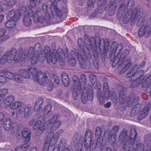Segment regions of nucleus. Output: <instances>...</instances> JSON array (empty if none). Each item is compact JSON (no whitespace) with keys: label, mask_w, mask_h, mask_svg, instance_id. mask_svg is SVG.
I'll return each instance as SVG.
<instances>
[{"label":"nucleus","mask_w":151,"mask_h":151,"mask_svg":"<svg viewBox=\"0 0 151 151\" xmlns=\"http://www.w3.org/2000/svg\"><path fill=\"white\" fill-rule=\"evenodd\" d=\"M41 47L40 44L37 43L35 45V49L33 47H30L27 54L25 51H24L22 53L20 52L19 55H21V58H21L23 59L27 58L28 59L31 60L32 64H35L38 60L41 62H43L46 58L48 63L52 62L55 64L59 59L60 65L63 66L65 65L64 58L68 57V50L66 49L63 51L62 49L59 48L58 50H54L52 52L50 48L48 46L45 47L44 50H41Z\"/></svg>","instance_id":"obj_1"},{"label":"nucleus","mask_w":151,"mask_h":151,"mask_svg":"<svg viewBox=\"0 0 151 151\" xmlns=\"http://www.w3.org/2000/svg\"><path fill=\"white\" fill-rule=\"evenodd\" d=\"M48 4L46 3L42 4V9L44 12L43 14L41 12L40 9H38L36 12H34L30 8L26 11V13L29 16L34 18L35 22H39L41 23H43L45 22L47 24L50 23L51 19L56 15L59 17L62 16L63 14L61 11L56 5L52 4L50 5V10L52 15V16H51L48 12Z\"/></svg>","instance_id":"obj_2"},{"label":"nucleus","mask_w":151,"mask_h":151,"mask_svg":"<svg viewBox=\"0 0 151 151\" xmlns=\"http://www.w3.org/2000/svg\"><path fill=\"white\" fill-rule=\"evenodd\" d=\"M92 39L94 40L93 43L90 42V45H86L88 52H86L83 48L84 43L83 42L82 39L81 38L78 39V42L79 46L80 47V49L77 52L73 50H72L70 52V55L69 56L68 55V57L67 58H68V64L72 66H75L76 64L75 58L77 57L81 67L82 68L85 67L86 65L85 60L87 58H90L91 57L89 51L92 48H93L97 44L96 40L93 38Z\"/></svg>","instance_id":"obj_3"},{"label":"nucleus","mask_w":151,"mask_h":151,"mask_svg":"<svg viewBox=\"0 0 151 151\" xmlns=\"http://www.w3.org/2000/svg\"><path fill=\"white\" fill-rule=\"evenodd\" d=\"M127 131L126 130H123L119 137V139L124 142L123 148L124 151H129L130 145L134 143L137 136L135 129H132L131 130L130 139L127 135Z\"/></svg>","instance_id":"obj_4"},{"label":"nucleus","mask_w":151,"mask_h":151,"mask_svg":"<svg viewBox=\"0 0 151 151\" xmlns=\"http://www.w3.org/2000/svg\"><path fill=\"white\" fill-rule=\"evenodd\" d=\"M151 107V104L149 103L140 111L142 105L140 104H137L132 108L131 112V115L132 116H134L138 113V119L140 120H142L148 115Z\"/></svg>","instance_id":"obj_5"},{"label":"nucleus","mask_w":151,"mask_h":151,"mask_svg":"<svg viewBox=\"0 0 151 151\" xmlns=\"http://www.w3.org/2000/svg\"><path fill=\"white\" fill-rule=\"evenodd\" d=\"M143 9L140 7L135 8L132 12V10L129 9L126 13L123 19L124 24L127 23L131 19V24L135 23L138 17L142 14Z\"/></svg>","instance_id":"obj_6"},{"label":"nucleus","mask_w":151,"mask_h":151,"mask_svg":"<svg viewBox=\"0 0 151 151\" xmlns=\"http://www.w3.org/2000/svg\"><path fill=\"white\" fill-rule=\"evenodd\" d=\"M139 99V97L134 96L127 98L123 90L120 91L119 93V102L122 104L126 103L128 106H132L133 104L138 101Z\"/></svg>","instance_id":"obj_7"},{"label":"nucleus","mask_w":151,"mask_h":151,"mask_svg":"<svg viewBox=\"0 0 151 151\" xmlns=\"http://www.w3.org/2000/svg\"><path fill=\"white\" fill-rule=\"evenodd\" d=\"M22 137L25 139L24 144L19 146V151H26L30 146L28 143L30 140L31 132L27 128H25L22 129Z\"/></svg>","instance_id":"obj_8"},{"label":"nucleus","mask_w":151,"mask_h":151,"mask_svg":"<svg viewBox=\"0 0 151 151\" xmlns=\"http://www.w3.org/2000/svg\"><path fill=\"white\" fill-rule=\"evenodd\" d=\"M45 117L41 116L39 117L38 120L33 126V129L36 130V134L37 136L40 135L45 128Z\"/></svg>","instance_id":"obj_9"},{"label":"nucleus","mask_w":151,"mask_h":151,"mask_svg":"<svg viewBox=\"0 0 151 151\" xmlns=\"http://www.w3.org/2000/svg\"><path fill=\"white\" fill-rule=\"evenodd\" d=\"M4 57L7 59V62L11 63L14 60L15 62H19V51L15 48H13L5 53Z\"/></svg>","instance_id":"obj_10"},{"label":"nucleus","mask_w":151,"mask_h":151,"mask_svg":"<svg viewBox=\"0 0 151 151\" xmlns=\"http://www.w3.org/2000/svg\"><path fill=\"white\" fill-rule=\"evenodd\" d=\"M73 80V86H72L71 89L72 90L73 98L74 100H76L78 98V94L80 93L82 86L80 80L77 77L74 76Z\"/></svg>","instance_id":"obj_11"},{"label":"nucleus","mask_w":151,"mask_h":151,"mask_svg":"<svg viewBox=\"0 0 151 151\" xmlns=\"http://www.w3.org/2000/svg\"><path fill=\"white\" fill-rule=\"evenodd\" d=\"M82 92L81 100L83 104H85L86 101L93 100V94L91 86L88 85L87 87H83Z\"/></svg>","instance_id":"obj_12"},{"label":"nucleus","mask_w":151,"mask_h":151,"mask_svg":"<svg viewBox=\"0 0 151 151\" xmlns=\"http://www.w3.org/2000/svg\"><path fill=\"white\" fill-rule=\"evenodd\" d=\"M138 72L135 73L133 76L130 75V73H129L127 74V76L130 77V79L131 81V86L132 88L136 87L140 84L142 83L145 78L144 76L141 75L140 77H139L137 79V77H138Z\"/></svg>","instance_id":"obj_13"},{"label":"nucleus","mask_w":151,"mask_h":151,"mask_svg":"<svg viewBox=\"0 0 151 151\" xmlns=\"http://www.w3.org/2000/svg\"><path fill=\"white\" fill-rule=\"evenodd\" d=\"M33 112L32 106L28 105L27 106L25 104L19 102V114L24 115L26 118H27L31 116Z\"/></svg>","instance_id":"obj_14"},{"label":"nucleus","mask_w":151,"mask_h":151,"mask_svg":"<svg viewBox=\"0 0 151 151\" xmlns=\"http://www.w3.org/2000/svg\"><path fill=\"white\" fill-rule=\"evenodd\" d=\"M33 79L40 84L44 86L46 85L50 81L46 75L41 71L38 72L36 74L33 76Z\"/></svg>","instance_id":"obj_15"},{"label":"nucleus","mask_w":151,"mask_h":151,"mask_svg":"<svg viewBox=\"0 0 151 151\" xmlns=\"http://www.w3.org/2000/svg\"><path fill=\"white\" fill-rule=\"evenodd\" d=\"M63 132V130L60 129L55 134L52 132H50L48 134L47 137V141L50 142V145L53 146L55 144Z\"/></svg>","instance_id":"obj_16"},{"label":"nucleus","mask_w":151,"mask_h":151,"mask_svg":"<svg viewBox=\"0 0 151 151\" xmlns=\"http://www.w3.org/2000/svg\"><path fill=\"white\" fill-rule=\"evenodd\" d=\"M103 90L104 94L106 100L110 98L111 100L114 101V102L116 101V94L114 92L109 91L108 84L106 82H105L104 83Z\"/></svg>","instance_id":"obj_17"},{"label":"nucleus","mask_w":151,"mask_h":151,"mask_svg":"<svg viewBox=\"0 0 151 151\" xmlns=\"http://www.w3.org/2000/svg\"><path fill=\"white\" fill-rule=\"evenodd\" d=\"M6 18L8 20H13L16 21L19 20V9L12 10L7 13Z\"/></svg>","instance_id":"obj_18"},{"label":"nucleus","mask_w":151,"mask_h":151,"mask_svg":"<svg viewBox=\"0 0 151 151\" xmlns=\"http://www.w3.org/2000/svg\"><path fill=\"white\" fill-rule=\"evenodd\" d=\"M119 130V127L116 126L114 127L111 130V134L109 136L108 141L112 143H114L116 139V134Z\"/></svg>","instance_id":"obj_19"},{"label":"nucleus","mask_w":151,"mask_h":151,"mask_svg":"<svg viewBox=\"0 0 151 151\" xmlns=\"http://www.w3.org/2000/svg\"><path fill=\"white\" fill-rule=\"evenodd\" d=\"M93 133L90 129L86 130L85 137V146L87 148H89L91 145L92 140Z\"/></svg>","instance_id":"obj_20"},{"label":"nucleus","mask_w":151,"mask_h":151,"mask_svg":"<svg viewBox=\"0 0 151 151\" xmlns=\"http://www.w3.org/2000/svg\"><path fill=\"white\" fill-rule=\"evenodd\" d=\"M151 33V29L150 26L143 25L139 29L138 33L139 37H142L144 35H149Z\"/></svg>","instance_id":"obj_21"},{"label":"nucleus","mask_w":151,"mask_h":151,"mask_svg":"<svg viewBox=\"0 0 151 151\" xmlns=\"http://www.w3.org/2000/svg\"><path fill=\"white\" fill-rule=\"evenodd\" d=\"M149 83H150L146 88V90L147 92H150V95L151 96V75L147 77L145 80H144L142 84V87H145Z\"/></svg>","instance_id":"obj_22"},{"label":"nucleus","mask_w":151,"mask_h":151,"mask_svg":"<svg viewBox=\"0 0 151 151\" xmlns=\"http://www.w3.org/2000/svg\"><path fill=\"white\" fill-rule=\"evenodd\" d=\"M4 77L10 79H14L16 81L19 80V75L17 73H13L9 72H6L4 73Z\"/></svg>","instance_id":"obj_23"},{"label":"nucleus","mask_w":151,"mask_h":151,"mask_svg":"<svg viewBox=\"0 0 151 151\" xmlns=\"http://www.w3.org/2000/svg\"><path fill=\"white\" fill-rule=\"evenodd\" d=\"M107 3L106 0H100L98 2V12L101 13L105 10L106 8Z\"/></svg>","instance_id":"obj_24"},{"label":"nucleus","mask_w":151,"mask_h":151,"mask_svg":"<svg viewBox=\"0 0 151 151\" xmlns=\"http://www.w3.org/2000/svg\"><path fill=\"white\" fill-rule=\"evenodd\" d=\"M43 102V99L42 97L38 98L35 104L34 109L35 111H39L42 108V104Z\"/></svg>","instance_id":"obj_25"},{"label":"nucleus","mask_w":151,"mask_h":151,"mask_svg":"<svg viewBox=\"0 0 151 151\" xmlns=\"http://www.w3.org/2000/svg\"><path fill=\"white\" fill-rule=\"evenodd\" d=\"M119 48V51H120L122 50V45L121 43L118 45L116 42H114L113 43L111 46V49L112 50V54H115L117 48Z\"/></svg>","instance_id":"obj_26"},{"label":"nucleus","mask_w":151,"mask_h":151,"mask_svg":"<svg viewBox=\"0 0 151 151\" xmlns=\"http://www.w3.org/2000/svg\"><path fill=\"white\" fill-rule=\"evenodd\" d=\"M139 68L140 67L139 65H136L134 67H132L131 72H129L128 73H130V75L133 76L135 73L138 72V76H139L140 77L141 75H143V71L142 70H139L137 72L135 71H137Z\"/></svg>","instance_id":"obj_27"},{"label":"nucleus","mask_w":151,"mask_h":151,"mask_svg":"<svg viewBox=\"0 0 151 151\" xmlns=\"http://www.w3.org/2000/svg\"><path fill=\"white\" fill-rule=\"evenodd\" d=\"M14 100V97L13 96H7L4 101V106L7 108Z\"/></svg>","instance_id":"obj_28"},{"label":"nucleus","mask_w":151,"mask_h":151,"mask_svg":"<svg viewBox=\"0 0 151 151\" xmlns=\"http://www.w3.org/2000/svg\"><path fill=\"white\" fill-rule=\"evenodd\" d=\"M103 43L104 44V49L105 50L108 49V47L109 46V40L108 39L104 40L103 39H100L99 44L100 48L101 47L102 44Z\"/></svg>","instance_id":"obj_29"},{"label":"nucleus","mask_w":151,"mask_h":151,"mask_svg":"<svg viewBox=\"0 0 151 151\" xmlns=\"http://www.w3.org/2000/svg\"><path fill=\"white\" fill-rule=\"evenodd\" d=\"M12 126L11 120L9 118H6L3 123V127L5 130H9Z\"/></svg>","instance_id":"obj_30"},{"label":"nucleus","mask_w":151,"mask_h":151,"mask_svg":"<svg viewBox=\"0 0 151 151\" xmlns=\"http://www.w3.org/2000/svg\"><path fill=\"white\" fill-rule=\"evenodd\" d=\"M19 76L25 78H29L30 73L25 69H21L19 70Z\"/></svg>","instance_id":"obj_31"},{"label":"nucleus","mask_w":151,"mask_h":151,"mask_svg":"<svg viewBox=\"0 0 151 151\" xmlns=\"http://www.w3.org/2000/svg\"><path fill=\"white\" fill-rule=\"evenodd\" d=\"M63 83L64 86H67L69 84L70 81L68 75L65 73H63L62 76Z\"/></svg>","instance_id":"obj_32"},{"label":"nucleus","mask_w":151,"mask_h":151,"mask_svg":"<svg viewBox=\"0 0 151 151\" xmlns=\"http://www.w3.org/2000/svg\"><path fill=\"white\" fill-rule=\"evenodd\" d=\"M1 3L5 5L12 6L16 4L17 2L14 0H2Z\"/></svg>","instance_id":"obj_33"},{"label":"nucleus","mask_w":151,"mask_h":151,"mask_svg":"<svg viewBox=\"0 0 151 151\" xmlns=\"http://www.w3.org/2000/svg\"><path fill=\"white\" fill-rule=\"evenodd\" d=\"M17 22L18 21H16L13 20H8V21L5 23V26L8 28L14 27L17 24H18Z\"/></svg>","instance_id":"obj_34"},{"label":"nucleus","mask_w":151,"mask_h":151,"mask_svg":"<svg viewBox=\"0 0 151 151\" xmlns=\"http://www.w3.org/2000/svg\"><path fill=\"white\" fill-rule=\"evenodd\" d=\"M132 64V63L131 62L129 61H126L125 60L123 61L122 64V66L124 65H125L124 66V69L123 70L122 73L124 72L128 69Z\"/></svg>","instance_id":"obj_35"},{"label":"nucleus","mask_w":151,"mask_h":151,"mask_svg":"<svg viewBox=\"0 0 151 151\" xmlns=\"http://www.w3.org/2000/svg\"><path fill=\"white\" fill-rule=\"evenodd\" d=\"M102 133V129L100 127H97L96 131V136L97 139V142L99 140L101 139V136Z\"/></svg>","instance_id":"obj_36"},{"label":"nucleus","mask_w":151,"mask_h":151,"mask_svg":"<svg viewBox=\"0 0 151 151\" xmlns=\"http://www.w3.org/2000/svg\"><path fill=\"white\" fill-rule=\"evenodd\" d=\"M23 22L25 26H29L31 24L32 20L29 17L25 16L24 17Z\"/></svg>","instance_id":"obj_37"},{"label":"nucleus","mask_w":151,"mask_h":151,"mask_svg":"<svg viewBox=\"0 0 151 151\" xmlns=\"http://www.w3.org/2000/svg\"><path fill=\"white\" fill-rule=\"evenodd\" d=\"M59 116L60 115L59 113L55 114L53 116L50 120H48L47 122V124L49 123L52 124L56 122Z\"/></svg>","instance_id":"obj_38"},{"label":"nucleus","mask_w":151,"mask_h":151,"mask_svg":"<svg viewBox=\"0 0 151 151\" xmlns=\"http://www.w3.org/2000/svg\"><path fill=\"white\" fill-rule=\"evenodd\" d=\"M42 0H29L30 4L32 7H35L37 4L40 3Z\"/></svg>","instance_id":"obj_39"},{"label":"nucleus","mask_w":151,"mask_h":151,"mask_svg":"<svg viewBox=\"0 0 151 151\" xmlns=\"http://www.w3.org/2000/svg\"><path fill=\"white\" fill-rule=\"evenodd\" d=\"M89 79L92 84L93 85L96 84L97 83L96 77V76L93 74L90 75Z\"/></svg>","instance_id":"obj_40"},{"label":"nucleus","mask_w":151,"mask_h":151,"mask_svg":"<svg viewBox=\"0 0 151 151\" xmlns=\"http://www.w3.org/2000/svg\"><path fill=\"white\" fill-rule=\"evenodd\" d=\"M29 72L31 73L33 77V76L36 74L40 71H38L37 69L35 68H28V69Z\"/></svg>","instance_id":"obj_41"},{"label":"nucleus","mask_w":151,"mask_h":151,"mask_svg":"<svg viewBox=\"0 0 151 151\" xmlns=\"http://www.w3.org/2000/svg\"><path fill=\"white\" fill-rule=\"evenodd\" d=\"M49 146L52 147V146L50 145V142L47 141L46 138V142L43 147V151H48Z\"/></svg>","instance_id":"obj_42"},{"label":"nucleus","mask_w":151,"mask_h":151,"mask_svg":"<svg viewBox=\"0 0 151 151\" xmlns=\"http://www.w3.org/2000/svg\"><path fill=\"white\" fill-rule=\"evenodd\" d=\"M8 93V90L6 89L0 90V97L5 98L6 95Z\"/></svg>","instance_id":"obj_43"},{"label":"nucleus","mask_w":151,"mask_h":151,"mask_svg":"<svg viewBox=\"0 0 151 151\" xmlns=\"http://www.w3.org/2000/svg\"><path fill=\"white\" fill-rule=\"evenodd\" d=\"M51 129L52 130H56L60 126L61 123L59 121H57L54 123Z\"/></svg>","instance_id":"obj_44"},{"label":"nucleus","mask_w":151,"mask_h":151,"mask_svg":"<svg viewBox=\"0 0 151 151\" xmlns=\"http://www.w3.org/2000/svg\"><path fill=\"white\" fill-rule=\"evenodd\" d=\"M144 18L141 17L137 22V25L138 27H140L143 25L144 23Z\"/></svg>","instance_id":"obj_45"},{"label":"nucleus","mask_w":151,"mask_h":151,"mask_svg":"<svg viewBox=\"0 0 151 151\" xmlns=\"http://www.w3.org/2000/svg\"><path fill=\"white\" fill-rule=\"evenodd\" d=\"M98 96L99 99V102L100 104L101 105L103 104L105 101V99H104L103 96L101 95L100 94H99Z\"/></svg>","instance_id":"obj_46"},{"label":"nucleus","mask_w":151,"mask_h":151,"mask_svg":"<svg viewBox=\"0 0 151 151\" xmlns=\"http://www.w3.org/2000/svg\"><path fill=\"white\" fill-rule=\"evenodd\" d=\"M47 87V89L49 91H51L53 89V86L52 81H51L50 80L48 82Z\"/></svg>","instance_id":"obj_47"},{"label":"nucleus","mask_w":151,"mask_h":151,"mask_svg":"<svg viewBox=\"0 0 151 151\" xmlns=\"http://www.w3.org/2000/svg\"><path fill=\"white\" fill-rule=\"evenodd\" d=\"M116 0H112L110 1L109 3V5L110 6H112V8L114 10H115L117 7V3L116 2Z\"/></svg>","instance_id":"obj_48"},{"label":"nucleus","mask_w":151,"mask_h":151,"mask_svg":"<svg viewBox=\"0 0 151 151\" xmlns=\"http://www.w3.org/2000/svg\"><path fill=\"white\" fill-rule=\"evenodd\" d=\"M19 107V102L16 101L10 105V108L12 109H15Z\"/></svg>","instance_id":"obj_49"},{"label":"nucleus","mask_w":151,"mask_h":151,"mask_svg":"<svg viewBox=\"0 0 151 151\" xmlns=\"http://www.w3.org/2000/svg\"><path fill=\"white\" fill-rule=\"evenodd\" d=\"M52 109V106L50 104H47L45 107L44 112L46 114L49 113Z\"/></svg>","instance_id":"obj_50"},{"label":"nucleus","mask_w":151,"mask_h":151,"mask_svg":"<svg viewBox=\"0 0 151 151\" xmlns=\"http://www.w3.org/2000/svg\"><path fill=\"white\" fill-rule=\"evenodd\" d=\"M88 5L89 7H91V9L93 8V6L95 2V0H88Z\"/></svg>","instance_id":"obj_51"},{"label":"nucleus","mask_w":151,"mask_h":151,"mask_svg":"<svg viewBox=\"0 0 151 151\" xmlns=\"http://www.w3.org/2000/svg\"><path fill=\"white\" fill-rule=\"evenodd\" d=\"M6 30L5 28H1L0 29V37H3L5 34Z\"/></svg>","instance_id":"obj_52"},{"label":"nucleus","mask_w":151,"mask_h":151,"mask_svg":"<svg viewBox=\"0 0 151 151\" xmlns=\"http://www.w3.org/2000/svg\"><path fill=\"white\" fill-rule=\"evenodd\" d=\"M101 151H112L111 147L105 146H103L101 149Z\"/></svg>","instance_id":"obj_53"},{"label":"nucleus","mask_w":151,"mask_h":151,"mask_svg":"<svg viewBox=\"0 0 151 151\" xmlns=\"http://www.w3.org/2000/svg\"><path fill=\"white\" fill-rule=\"evenodd\" d=\"M5 113L0 112V122H3V119L5 117Z\"/></svg>","instance_id":"obj_54"},{"label":"nucleus","mask_w":151,"mask_h":151,"mask_svg":"<svg viewBox=\"0 0 151 151\" xmlns=\"http://www.w3.org/2000/svg\"><path fill=\"white\" fill-rule=\"evenodd\" d=\"M53 80H54V84L55 85L58 84L60 83V80L58 76H55Z\"/></svg>","instance_id":"obj_55"},{"label":"nucleus","mask_w":151,"mask_h":151,"mask_svg":"<svg viewBox=\"0 0 151 151\" xmlns=\"http://www.w3.org/2000/svg\"><path fill=\"white\" fill-rule=\"evenodd\" d=\"M4 55L1 58L0 60V63L1 64H3L5 63L6 62H7V59H6L5 57H4Z\"/></svg>","instance_id":"obj_56"},{"label":"nucleus","mask_w":151,"mask_h":151,"mask_svg":"<svg viewBox=\"0 0 151 151\" xmlns=\"http://www.w3.org/2000/svg\"><path fill=\"white\" fill-rule=\"evenodd\" d=\"M134 4V0H129L127 5L128 6L132 7Z\"/></svg>","instance_id":"obj_57"},{"label":"nucleus","mask_w":151,"mask_h":151,"mask_svg":"<svg viewBox=\"0 0 151 151\" xmlns=\"http://www.w3.org/2000/svg\"><path fill=\"white\" fill-rule=\"evenodd\" d=\"M81 79L84 82V84H86V78L84 74H81L80 77Z\"/></svg>","instance_id":"obj_58"},{"label":"nucleus","mask_w":151,"mask_h":151,"mask_svg":"<svg viewBox=\"0 0 151 151\" xmlns=\"http://www.w3.org/2000/svg\"><path fill=\"white\" fill-rule=\"evenodd\" d=\"M6 81V78L1 75H0V83H5Z\"/></svg>","instance_id":"obj_59"},{"label":"nucleus","mask_w":151,"mask_h":151,"mask_svg":"<svg viewBox=\"0 0 151 151\" xmlns=\"http://www.w3.org/2000/svg\"><path fill=\"white\" fill-rule=\"evenodd\" d=\"M59 151H69V150L68 147H66L65 149L64 146L63 147H60L59 149Z\"/></svg>","instance_id":"obj_60"},{"label":"nucleus","mask_w":151,"mask_h":151,"mask_svg":"<svg viewBox=\"0 0 151 151\" xmlns=\"http://www.w3.org/2000/svg\"><path fill=\"white\" fill-rule=\"evenodd\" d=\"M36 121V120L35 119H32L29 122V124L30 125L32 126L33 125V124H34V123Z\"/></svg>","instance_id":"obj_61"},{"label":"nucleus","mask_w":151,"mask_h":151,"mask_svg":"<svg viewBox=\"0 0 151 151\" xmlns=\"http://www.w3.org/2000/svg\"><path fill=\"white\" fill-rule=\"evenodd\" d=\"M60 0H49V1L52 3V4L55 5H56V4H55V2H59Z\"/></svg>","instance_id":"obj_62"},{"label":"nucleus","mask_w":151,"mask_h":151,"mask_svg":"<svg viewBox=\"0 0 151 151\" xmlns=\"http://www.w3.org/2000/svg\"><path fill=\"white\" fill-rule=\"evenodd\" d=\"M111 103L110 102H108L106 104H105L104 107L106 108H109L111 106Z\"/></svg>","instance_id":"obj_63"},{"label":"nucleus","mask_w":151,"mask_h":151,"mask_svg":"<svg viewBox=\"0 0 151 151\" xmlns=\"http://www.w3.org/2000/svg\"><path fill=\"white\" fill-rule=\"evenodd\" d=\"M29 151H37V149L36 147H33L30 149Z\"/></svg>","instance_id":"obj_64"}]
</instances>
